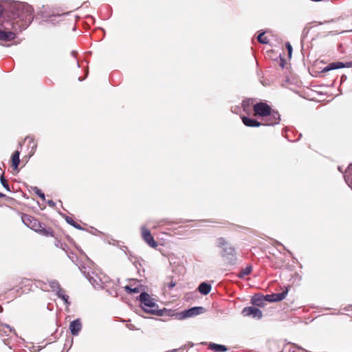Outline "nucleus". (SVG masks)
Wrapping results in <instances>:
<instances>
[{"mask_svg": "<svg viewBox=\"0 0 352 352\" xmlns=\"http://www.w3.org/2000/svg\"><path fill=\"white\" fill-rule=\"evenodd\" d=\"M10 12L12 14L14 23H17L20 30H25L34 19L33 8L23 2H14L10 6Z\"/></svg>", "mask_w": 352, "mask_h": 352, "instance_id": "f257e3e1", "label": "nucleus"}, {"mask_svg": "<svg viewBox=\"0 0 352 352\" xmlns=\"http://www.w3.org/2000/svg\"><path fill=\"white\" fill-rule=\"evenodd\" d=\"M21 32L17 23L14 21H3L0 27V40L3 41H11L16 38L15 32Z\"/></svg>", "mask_w": 352, "mask_h": 352, "instance_id": "f03ea898", "label": "nucleus"}, {"mask_svg": "<svg viewBox=\"0 0 352 352\" xmlns=\"http://www.w3.org/2000/svg\"><path fill=\"white\" fill-rule=\"evenodd\" d=\"M217 246L222 249L221 256L225 258L230 265H236L237 263L236 251L224 238L220 237L217 240Z\"/></svg>", "mask_w": 352, "mask_h": 352, "instance_id": "7ed1b4c3", "label": "nucleus"}, {"mask_svg": "<svg viewBox=\"0 0 352 352\" xmlns=\"http://www.w3.org/2000/svg\"><path fill=\"white\" fill-rule=\"evenodd\" d=\"M23 223L30 229L39 233L40 234L45 236H52L53 232L50 228H45L42 226L41 223L34 217L28 215L23 214L21 217Z\"/></svg>", "mask_w": 352, "mask_h": 352, "instance_id": "20e7f679", "label": "nucleus"}, {"mask_svg": "<svg viewBox=\"0 0 352 352\" xmlns=\"http://www.w3.org/2000/svg\"><path fill=\"white\" fill-rule=\"evenodd\" d=\"M79 268L82 273H83L85 277L89 280V283L96 289H103L107 287V284L109 283V278L103 273L97 274L92 272L91 274L89 272L87 273L85 272V267H80Z\"/></svg>", "mask_w": 352, "mask_h": 352, "instance_id": "39448f33", "label": "nucleus"}, {"mask_svg": "<svg viewBox=\"0 0 352 352\" xmlns=\"http://www.w3.org/2000/svg\"><path fill=\"white\" fill-rule=\"evenodd\" d=\"M139 300L142 304V309L145 312L151 314H156L159 316L163 315L162 310L158 309V305L154 302V300L148 294L142 292L139 296Z\"/></svg>", "mask_w": 352, "mask_h": 352, "instance_id": "423d86ee", "label": "nucleus"}, {"mask_svg": "<svg viewBox=\"0 0 352 352\" xmlns=\"http://www.w3.org/2000/svg\"><path fill=\"white\" fill-rule=\"evenodd\" d=\"M205 309L203 307H193L188 309L184 310L178 314L179 320L194 317L204 312Z\"/></svg>", "mask_w": 352, "mask_h": 352, "instance_id": "0eeeda50", "label": "nucleus"}, {"mask_svg": "<svg viewBox=\"0 0 352 352\" xmlns=\"http://www.w3.org/2000/svg\"><path fill=\"white\" fill-rule=\"evenodd\" d=\"M254 111L256 116L266 117L270 113L272 108L265 102H257L253 105Z\"/></svg>", "mask_w": 352, "mask_h": 352, "instance_id": "6e6552de", "label": "nucleus"}, {"mask_svg": "<svg viewBox=\"0 0 352 352\" xmlns=\"http://www.w3.org/2000/svg\"><path fill=\"white\" fill-rule=\"evenodd\" d=\"M141 235L143 240L151 248H155L158 243L155 241L149 230L145 226H141Z\"/></svg>", "mask_w": 352, "mask_h": 352, "instance_id": "1a4fd4ad", "label": "nucleus"}, {"mask_svg": "<svg viewBox=\"0 0 352 352\" xmlns=\"http://www.w3.org/2000/svg\"><path fill=\"white\" fill-rule=\"evenodd\" d=\"M280 116L278 112L272 110L270 113L266 116V118L264 120V122L262 123V125L274 126L278 124L280 122Z\"/></svg>", "mask_w": 352, "mask_h": 352, "instance_id": "9d476101", "label": "nucleus"}, {"mask_svg": "<svg viewBox=\"0 0 352 352\" xmlns=\"http://www.w3.org/2000/svg\"><path fill=\"white\" fill-rule=\"evenodd\" d=\"M244 316H251L254 318L261 319L263 316L262 311L256 307H246L242 310Z\"/></svg>", "mask_w": 352, "mask_h": 352, "instance_id": "9b49d317", "label": "nucleus"}, {"mask_svg": "<svg viewBox=\"0 0 352 352\" xmlns=\"http://www.w3.org/2000/svg\"><path fill=\"white\" fill-rule=\"evenodd\" d=\"M82 329V323L80 319H76L71 322L69 330L73 336H78Z\"/></svg>", "mask_w": 352, "mask_h": 352, "instance_id": "f8f14e48", "label": "nucleus"}, {"mask_svg": "<svg viewBox=\"0 0 352 352\" xmlns=\"http://www.w3.org/2000/svg\"><path fill=\"white\" fill-rule=\"evenodd\" d=\"M241 120L243 123L249 127H258L262 125V122H258L254 119L250 118L246 116H242Z\"/></svg>", "mask_w": 352, "mask_h": 352, "instance_id": "ddd939ff", "label": "nucleus"}, {"mask_svg": "<svg viewBox=\"0 0 352 352\" xmlns=\"http://www.w3.org/2000/svg\"><path fill=\"white\" fill-rule=\"evenodd\" d=\"M20 151H16L12 156V166L14 170H18L19 165L20 164Z\"/></svg>", "mask_w": 352, "mask_h": 352, "instance_id": "4468645a", "label": "nucleus"}, {"mask_svg": "<svg viewBox=\"0 0 352 352\" xmlns=\"http://www.w3.org/2000/svg\"><path fill=\"white\" fill-rule=\"evenodd\" d=\"M344 64L342 62H334L329 64L323 69V72H328L330 70L337 69L344 67Z\"/></svg>", "mask_w": 352, "mask_h": 352, "instance_id": "2eb2a0df", "label": "nucleus"}, {"mask_svg": "<svg viewBox=\"0 0 352 352\" xmlns=\"http://www.w3.org/2000/svg\"><path fill=\"white\" fill-rule=\"evenodd\" d=\"M209 349L215 352H225L228 351V348L225 345L219 344L216 343H210L208 346Z\"/></svg>", "mask_w": 352, "mask_h": 352, "instance_id": "dca6fc26", "label": "nucleus"}, {"mask_svg": "<svg viewBox=\"0 0 352 352\" xmlns=\"http://www.w3.org/2000/svg\"><path fill=\"white\" fill-rule=\"evenodd\" d=\"M211 285L207 283H201L199 287L198 290L199 292L203 294V295H207L210 293L211 291Z\"/></svg>", "mask_w": 352, "mask_h": 352, "instance_id": "f3484780", "label": "nucleus"}, {"mask_svg": "<svg viewBox=\"0 0 352 352\" xmlns=\"http://www.w3.org/2000/svg\"><path fill=\"white\" fill-rule=\"evenodd\" d=\"M344 179L348 186L352 189V164H350L346 171Z\"/></svg>", "mask_w": 352, "mask_h": 352, "instance_id": "a211bd4d", "label": "nucleus"}, {"mask_svg": "<svg viewBox=\"0 0 352 352\" xmlns=\"http://www.w3.org/2000/svg\"><path fill=\"white\" fill-rule=\"evenodd\" d=\"M288 293V289H286L285 290L283 291L280 293L277 294H272L273 296L272 300L273 302H279L283 300L285 298Z\"/></svg>", "mask_w": 352, "mask_h": 352, "instance_id": "6ab92c4d", "label": "nucleus"}, {"mask_svg": "<svg viewBox=\"0 0 352 352\" xmlns=\"http://www.w3.org/2000/svg\"><path fill=\"white\" fill-rule=\"evenodd\" d=\"M49 285L53 292H55L56 294L59 292V290H62L63 289L60 287L59 283L56 280H48Z\"/></svg>", "mask_w": 352, "mask_h": 352, "instance_id": "aec40b11", "label": "nucleus"}, {"mask_svg": "<svg viewBox=\"0 0 352 352\" xmlns=\"http://www.w3.org/2000/svg\"><path fill=\"white\" fill-rule=\"evenodd\" d=\"M251 302L252 305L257 307H263L264 306V298L263 296H254L251 299Z\"/></svg>", "mask_w": 352, "mask_h": 352, "instance_id": "412c9836", "label": "nucleus"}, {"mask_svg": "<svg viewBox=\"0 0 352 352\" xmlns=\"http://www.w3.org/2000/svg\"><path fill=\"white\" fill-rule=\"evenodd\" d=\"M56 295L63 300L66 306H69L70 305L69 296L65 294V292L63 289L59 290V292L57 293Z\"/></svg>", "mask_w": 352, "mask_h": 352, "instance_id": "4be33fe9", "label": "nucleus"}, {"mask_svg": "<svg viewBox=\"0 0 352 352\" xmlns=\"http://www.w3.org/2000/svg\"><path fill=\"white\" fill-rule=\"evenodd\" d=\"M252 271V266L248 265L245 269H243L240 273L238 274V277L240 278H243L245 276L251 274Z\"/></svg>", "mask_w": 352, "mask_h": 352, "instance_id": "5701e85b", "label": "nucleus"}, {"mask_svg": "<svg viewBox=\"0 0 352 352\" xmlns=\"http://www.w3.org/2000/svg\"><path fill=\"white\" fill-rule=\"evenodd\" d=\"M25 140H29V145L30 146H31V144H32V149H31V151L30 152V157H30L31 156H32L34 154L37 145L34 142V139L32 138L26 137Z\"/></svg>", "mask_w": 352, "mask_h": 352, "instance_id": "b1692460", "label": "nucleus"}, {"mask_svg": "<svg viewBox=\"0 0 352 352\" xmlns=\"http://www.w3.org/2000/svg\"><path fill=\"white\" fill-rule=\"evenodd\" d=\"M253 102L254 100L252 99H247V100H244L242 102V107L243 108V110L245 111H248L250 110V107L252 105H254L253 104Z\"/></svg>", "mask_w": 352, "mask_h": 352, "instance_id": "393cba45", "label": "nucleus"}, {"mask_svg": "<svg viewBox=\"0 0 352 352\" xmlns=\"http://www.w3.org/2000/svg\"><path fill=\"white\" fill-rule=\"evenodd\" d=\"M65 221H67V223H68L69 225L72 226L74 228H75L78 230H82V228L80 226V225H79L76 221H74L72 217L66 216Z\"/></svg>", "mask_w": 352, "mask_h": 352, "instance_id": "a878e982", "label": "nucleus"}, {"mask_svg": "<svg viewBox=\"0 0 352 352\" xmlns=\"http://www.w3.org/2000/svg\"><path fill=\"white\" fill-rule=\"evenodd\" d=\"M0 182H1V184H2V186L6 189V190L10 192V186H9L7 181L6 180V179L4 177L3 173L0 176Z\"/></svg>", "mask_w": 352, "mask_h": 352, "instance_id": "bb28decb", "label": "nucleus"}, {"mask_svg": "<svg viewBox=\"0 0 352 352\" xmlns=\"http://www.w3.org/2000/svg\"><path fill=\"white\" fill-rule=\"evenodd\" d=\"M124 289L126 292H128L129 294H137L140 292V289L138 287H134V288H132L131 286L129 285H126L124 287Z\"/></svg>", "mask_w": 352, "mask_h": 352, "instance_id": "cd10ccee", "label": "nucleus"}, {"mask_svg": "<svg viewBox=\"0 0 352 352\" xmlns=\"http://www.w3.org/2000/svg\"><path fill=\"white\" fill-rule=\"evenodd\" d=\"M264 32L259 34L257 36V40L259 43L263 44H267L269 42V40L267 37H263Z\"/></svg>", "mask_w": 352, "mask_h": 352, "instance_id": "c85d7f7f", "label": "nucleus"}, {"mask_svg": "<svg viewBox=\"0 0 352 352\" xmlns=\"http://www.w3.org/2000/svg\"><path fill=\"white\" fill-rule=\"evenodd\" d=\"M33 190L34 192L43 200L45 199V194L39 188H38L37 187H34Z\"/></svg>", "mask_w": 352, "mask_h": 352, "instance_id": "c756f323", "label": "nucleus"}, {"mask_svg": "<svg viewBox=\"0 0 352 352\" xmlns=\"http://www.w3.org/2000/svg\"><path fill=\"white\" fill-rule=\"evenodd\" d=\"M2 331L8 336V333L12 332L14 330L9 325L5 324L2 326Z\"/></svg>", "mask_w": 352, "mask_h": 352, "instance_id": "7c9ffc66", "label": "nucleus"}, {"mask_svg": "<svg viewBox=\"0 0 352 352\" xmlns=\"http://www.w3.org/2000/svg\"><path fill=\"white\" fill-rule=\"evenodd\" d=\"M55 245L56 247H59V248H62L63 250H65V247H66V245L63 244L60 241L56 240V243H55Z\"/></svg>", "mask_w": 352, "mask_h": 352, "instance_id": "2f4dec72", "label": "nucleus"}, {"mask_svg": "<svg viewBox=\"0 0 352 352\" xmlns=\"http://www.w3.org/2000/svg\"><path fill=\"white\" fill-rule=\"evenodd\" d=\"M272 298H273L272 294H267L263 297L264 301L266 300V301H268L270 302H273Z\"/></svg>", "mask_w": 352, "mask_h": 352, "instance_id": "473e14b6", "label": "nucleus"}, {"mask_svg": "<svg viewBox=\"0 0 352 352\" xmlns=\"http://www.w3.org/2000/svg\"><path fill=\"white\" fill-rule=\"evenodd\" d=\"M285 45H286V47H287V49L288 50L289 56H291L292 53V45H290L289 43H287L285 44Z\"/></svg>", "mask_w": 352, "mask_h": 352, "instance_id": "72a5a7b5", "label": "nucleus"}, {"mask_svg": "<svg viewBox=\"0 0 352 352\" xmlns=\"http://www.w3.org/2000/svg\"><path fill=\"white\" fill-rule=\"evenodd\" d=\"M47 204L52 208H54L56 206L55 202L52 200H47Z\"/></svg>", "mask_w": 352, "mask_h": 352, "instance_id": "f704fd0d", "label": "nucleus"}, {"mask_svg": "<svg viewBox=\"0 0 352 352\" xmlns=\"http://www.w3.org/2000/svg\"><path fill=\"white\" fill-rule=\"evenodd\" d=\"M175 286V283L174 281H173V280H172V281H170V282L168 283V287L169 289H172V288H173Z\"/></svg>", "mask_w": 352, "mask_h": 352, "instance_id": "c9c22d12", "label": "nucleus"}, {"mask_svg": "<svg viewBox=\"0 0 352 352\" xmlns=\"http://www.w3.org/2000/svg\"><path fill=\"white\" fill-rule=\"evenodd\" d=\"M68 257L73 261L74 262V258H76V256L72 253V254H68Z\"/></svg>", "mask_w": 352, "mask_h": 352, "instance_id": "e433bc0d", "label": "nucleus"}, {"mask_svg": "<svg viewBox=\"0 0 352 352\" xmlns=\"http://www.w3.org/2000/svg\"><path fill=\"white\" fill-rule=\"evenodd\" d=\"M3 11H4L3 7L0 5V16L2 15Z\"/></svg>", "mask_w": 352, "mask_h": 352, "instance_id": "4c0bfd02", "label": "nucleus"}, {"mask_svg": "<svg viewBox=\"0 0 352 352\" xmlns=\"http://www.w3.org/2000/svg\"><path fill=\"white\" fill-rule=\"evenodd\" d=\"M6 197V195H4L3 193L0 192V197Z\"/></svg>", "mask_w": 352, "mask_h": 352, "instance_id": "58836bf2", "label": "nucleus"}, {"mask_svg": "<svg viewBox=\"0 0 352 352\" xmlns=\"http://www.w3.org/2000/svg\"><path fill=\"white\" fill-rule=\"evenodd\" d=\"M75 54H76V52L72 51V56H75Z\"/></svg>", "mask_w": 352, "mask_h": 352, "instance_id": "ea45409f", "label": "nucleus"}, {"mask_svg": "<svg viewBox=\"0 0 352 352\" xmlns=\"http://www.w3.org/2000/svg\"><path fill=\"white\" fill-rule=\"evenodd\" d=\"M338 170H339V171L342 172L340 166L338 167Z\"/></svg>", "mask_w": 352, "mask_h": 352, "instance_id": "a19ab883", "label": "nucleus"}, {"mask_svg": "<svg viewBox=\"0 0 352 352\" xmlns=\"http://www.w3.org/2000/svg\"><path fill=\"white\" fill-rule=\"evenodd\" d=\"M78 80H79L80 81H82L83 79H82V78H78Z\"/></svg>", "mask_w": 352, "mask_h": 352, "instance_id": "79ce46f5", "label": "nucleus"}]
</instances>
